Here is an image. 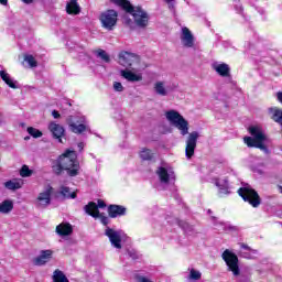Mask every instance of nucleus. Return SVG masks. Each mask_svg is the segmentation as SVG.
<instances>
[{
  "label": "nucleus",
  "instance_id": "aec40b11",
  "mask_svg": "<svg viewBox=\"0 0 282 282\" xmlns=\"http://www.w3.org/2000/svg\"><path fill=\"white\" fill-rule=\"evenodd\" d=\"M121 76L129 83H140V80H142V75H138L127 69L121 70Z\"/></svg>",
  "mask_w": 282,
  "mask_h": 282
},
{
  "label": "nucleus",
  "instance_id": "dca6fc26",
  "mask_svg": "<svg viewBox=\"0 0 282 282\" xmlns=\"http://www.w3.org/2000/svg\"><path fill=\"white\" fill-rule=\"evenodd\" d=\"M213 69L218 74V76H221V78H230V65L226 63L221 64H213Z\"/></svg>",
  "mask_w": 282,
  "mask_h": 282
},
{
  "label": "nucleus",
  "instance_id": "f8f14e48",
  "mask_svg": "<svg viewBox=\"0 0 282 282\" xmlns=\"http://www.w3.org/2000/svg\"><path fill=\"white\" fill-rule=\"evenodd\" d=\"M52 257H54L53 250L51 249L42 250L40 252V256L33 259V264L37 267L46 265V263H50V261H52Z\"/></svg>",
  "mask_w": 282,
  "mask_h": 282
},
{
  "label": "nucleus",
  "instance_id": "c03bdc74",
  "mask_svg": "<svg viewBox=\"0 0 282 282\" xmlns=\"http://www.w3.org/2000/svg\"><path fill=\"white\" fill-rule=\"evenodd\" d=\"M164 1H165V3L169 4V8H170V9H173V8H174V6L171 4V2H172V1H175V0H164Z\"/></svg>",
  "mask_w": 282,
  "mask_h": 282
},
{
  "label": "nucleus",
  "instance_id": "72a5a7b5",
  "mask_svg": "<svg viewBox=\"0 0 282 282\" xmlns=\"http://www.w3.org/2000/svg\"><path fill=\"white\" fill-rule=\"evenodd\" d=\"M32 173H33V171L30 170V166L22 165V167L20 170L21 177H31Z\"/></svg>",
  "mask_w": 282,
  "mask_h": 282
},
{
  "label": "nucleus",
  "instance_id": "9d476101",
  "mask_svg": "<svg viewBox=\"0 0 282 282\" xmlns=\"http://www.w3.org/2000/svg\"><path fill=\"white\" fill-rule=\"evenodd\" d=\"M106 237H108L111 246L117 248L118 250L122 249V236L120 231L112 229L111 227H107L105 230Z\"/></svg>",
  "mask_w": 282,
  "mask_h": 282
},
{
  "label": "nucleus",
  "instance_id": "9b49d317",
  "mask_svg": "<svg viewBox=\"0 0 282 282\" xmlns=\"http://www.w3.org/2000/svg\"><path fill=\"white\" fill-rule=\"evenodd\" d=\"M54 193V187L47 186L44 192H41L36 198L37 206H42V208H47L50 204H52V194Z\"/></svg>",
  "mask_w": 282,
  "mask_h": 282
},
{
  "label": "nucleus",
  "instance_id": "2eb2a0df",
  "mask_svg": "<svg viewBox=\"0 0 282 282\" xmlns=\"http://www.w3.org/2000/svg\"><path fill=\"white\" fill-rule=\"evenodd\" d=\"M107 210L110 219H116L117 217H124V215H127V207L122 205L111 204L108 206Z\"/></svg>",
  "mask_w": 282,
  "mask_h": 282
},
{
  "label": "nucleus",
  "instance_id": "e433bc0d",
  "mask_svg": "<svg viewBox=\"0 0 282 282\" xmlns=\"http://www.w3.org/2000/svg\"><path fill=\"white\" fill-rule=\"evenodd\" d=\"M97 219H100V223L104 226H109V217L105 216V214L99 213V216L97 217Z\"/></svg>",
  "mask_w": 282,
  "mask_h": 282
},
{
  "label": "nucleus",
  "instance_id": "c756f323",
  "mask_svg": "<svg viewBox=\"0 0 282 282\" xmlns=\"http://www.w3.org/2000/svg\"><path fill=\"white\" fill-rule=\"evenodd\" d=\"M24 63H28V66L31 68L39 67V62L34 58V55L24 54Z\"/></svg>",
  "mask_w": 282,
  "mask_h": 282
},
{
  "label": "nucleus",
  "instance_id": "a19ab883",
  "mask_svg": "<svg viewBox=\"0 0 282 282\" xmlns=\"http://www.w3.org/2000/svg\"><path fill=\"white\" fill-rule=\"evenodd\" d=\"M99 208H107V203H105L102 199H97V210Z\"/></svg>",
  "mask_w": 282,
  "mask_h": 282
},
{
  "label": "nucleus",
  "instance_id": "f03ea898",
  "mask_svg": "<svg viewBox=\"0 0 282 282\" xmlns=\"http://www.w3.org/2000/svg\"><path fill=\"white\" fill-rule=\"evenodd\" d=\"M115 6H119L124 12L131 14L137 28H147L149 25V13L142 7H133L129 0H110Z\"/></svg>",
  "mask_w": 282,
  "mask_h": 282
},
{
  "label": "nucleus",
  "instance_id": "a211bd4d",
  "mask_svg": "<svg viewBox=\"0 0 282 282\" xmlns=\"http://www.w3.org/2000/svg\"><path fill=\"white\" fill-rule=\"evenodd\" d=\"M182 32H183L182 41L185 47H193V45H195V39L193 37V33H191V30L185 26L182 29Z\"/></svg>",
  "mask_w": 282,
  "mask_h": 282
},
{
  "label": "nucleus",
  "instance_id": "2f4dec72",
  "mask_svg": "<svg viewBox=\"0 0 282 282\" xmlns=\"http://www.w3.org/2000/svg\"><path fill=\"white\" fill-rule=\"evenodd\" d=\"M96 54L98 58H101V61H104V63H111V57L109 56V54H107V51L98 48L96 51Z\"/></svg>",
  "mask_w": 282,
  "mask_h": 282
},
{
  "label": "nucleus",
  "instance_id": "de8ad7c7",
  "mask_svg": "<svg viewBox=\"0 0 282 282\" xmlns=\"http://www.w3.org/2000/svg\"><path fill=\"white\" fill-rule=\"evenodd\" d=\"M278 188H279L280 193L282 194V186L279 185Z\"/></svg>",
  "mask_w": 282,
  "mask_h": 282
},
{
  "label": "nucleus",
  "instance_id": "4468645a",
  "mask_svg": "<svg viewBox=\"0 0 282 282\" xmlns=\"http://www.w3.org/2000/svg\"><path fill=\"white\" fill-rule=\"evenodd\" d=\"M48 130L51 131L53 138L63 143V138H65V128L54 121L48 124Z\"/></svg>",
  "mask_w": 282,
  "mask_h": 282
},
{
  "label": "nucleus",
  "instance_id": "ea45409f",
  "mask_svg": "<svg viewBox=\"0 0 282 282\" xmlns=\"http://www.w3.org/2000/svg\"><path fill=\"white\" fill-rule=\"evenodd\" d=\"M177 225L180 226V228H182L183 230H188L189 225L188 223L184 221V220H177Z\"/></svg>",
  "mask_w": 282,
  "mask_h": 282
},
{
  "label": "nucleus",
  "instance_id": "b1692460",
  "mask_svg": "<svg viewBox=\"0 0 282 282\" xmlns=\"http://www.w3.org/2000/svg\"><path fill=\"white\" fill-rule=\"evenodd\" d=\"M156 174L159 175L160 181L163 184H169V182L171 181V175L169 174V170H166V167L160 166L156 171Z\"/></svg>",
  "mask_w": 282,
  "mask_h": 282
},
{
  "label": "nucleus",
  "instance_id": "f257e3e1",
  "mask_svg": "<svg viewBox=\"0 0 282 282\" xmlns=\"http://www.w3.org/2000/svg\"><path fill=\"white\" fill-rule=\"evenodd\" d=\"M72 154L74 151L66 150L52 162V171L55 175H63V171H66L68 177H76L80 174V162L72 158Z\"/></svg>",
  "mask_w": 282,
  "mask_h": 282
},
{
  "label": "nucleus",
  "instance_id": "37998d69",
  "mask_svg": "<svg viewBox=\"0 0 282 282\" xmlns=\"http://www.w3.org/2000/svg\"><path fill=\"white\" fill-rule=\"evenodd\" d=\"M276 98H278L279 102L282 104V91H278Z\"/></svg>",
  "mask_w": 282,
  "mask_h": 282
},
{
  "label": "nucleus",
  "instance_id": "58836bf2",
  "mask_svg": "<svg viewBox=\"0 0 282 282\" xmlns=\"http://www.w3.org/2000/svg\"><path fill=\"white\" fill-rule=\"evenodd\" d=\"M113 89H115V91H124V86H122V83H120V82H115Z\"/></svg>",
  "mask_w": 282,
  "mask_h": 282
},
{
  "label": "nucleus",
  "instance_id": "4be33fe9",
  "mask_svg": "<svg viewBox=\"0 0 282 282\" xmlns=\"http://www.w3.org/2000/svg\"><path fill=\"white\" fill-rule=\"evenodd\" d=\"M59 195H62L64 199H76V197H78V194L76 192L72 193V189L65 185H62L59 187Z\"/></svg>",
  "mask_w": 282,
  "mask_h": 282
},
{
  "label": "nucleus",
  "instance_id": "393cba45",
  "mask_svg": "<svg viewBox=\"0 0 282 282\" xmlns=\"http://www.w3.org/2000/svg\"><path fill=\"white\" fill-rule=\"evenodd\" d=\"M0 78L10 87L11 89H17V84L13 83L12 78H10V74L6 70H0Z\"/></svg>",
  "mask_w": 282,
  "mask_h": 282
},
{
  "label": "nucleus",
  "instance_id": "4c0bfd02",
  "mask_svg": "<svg viewBox=\"0 0 282 282\" xmlns=\"http://www.w3.org/2000/svg\"><path fill=\"white\" fill-rule=\"evenodd\" d=\"M240 248H242V250H248L249 252H253V254H257L259 252L257 249H252L250 248V246L243 242L240 243Z\"/></svg>",
  "mask_w": 282,
  "mask_h": 282
},
{
  "label": "nucleus",
  "instance_id": "a878e982",
  "mask_svg": "<svg viewBox=\"0 0 282 282\" xmlns=\"http://www.w3.org/2000/svg\"><path fill=\"white\" fill-rule=\"evenodd\" d=\"M53 282H69V279H67V275L61 269H56L53 272Z\"/></svg>",
  "mask_w": 282,
  "mask_h": 282
},
{
  "label": "nucleus",
  "instance_id": "0eeeda50",
  "mask_svg": "<svg viewBox=\"0 0 282 282\" xmlns=\"http://www.w3.org/2000/svg\"><path fill=\"white\" fill-rule=\"evenodd\" d=\"M99 21H101V25L105 30H113L118 23V12L113 9L104 11L99 17Z\"/></svg>",
  "mask_w": 282,
  "mask_h": 282
},
{
  "label": "nucleus",
  "instance_id": "8fccbe9b",
  "mask_svg": "<svg viewBox=\"0 0 282 282\" xmlns=\"http://www.w3.org/2000/svg\"><path fill=\"white\" fill-rule=\"evenodd\" d=\"M208 213H212L210 209L208 210Z\"/></svg>",
  "mask_w": 282,
  "mask_h": 282
},
{
  "label": "nucleus",
  "instance_id": "c9c22d12",
  "mask_svg": "<svg viewBox=\"0 0 282 282\" xmlns=\"http://www.w3.org/2000/svg\"><path fill=\"white\" fill-rule=\"evenodd\" d=\"M216 186L219 188L220 195H229L228 186L219 184V181H216Z\"/></svg>",
  "mask_w": 282,
  "mask_h": 282
},
{
  "label": "nucleus",
  "instance_id": "bb28decb",
  "mask_svg": "<svg viewBox=\"0 0 282 282\" xmlns=\"http://www.w3.org/2000/svg\"><path fill=\"white\" fill-rule=\"evenodd\" d=\"M271 119L282 127V110L279 108H271Z\"/></svg>",
  "mask_w": 282,
  "mask_h": 282
},
{
  "label": "nucleus",
  "instance_id": "f704fd0d",
  "mask_svg": "<svg viewBox=\"0 0 282 282\" xmlns=\"http://www.w3.org/2000/svg\"><path fill=\"white\" fill-rule=\"evenodd\" d=\"M189 279H192V281H199V279H202V273L195 269H192L189 271Z\"/></svg>",
  "mask_w": 282,
  "mask_h": 282
},
{
  "label": "nucleus",
  "instance_id": "09e8293b",
  "mask_svg": "<svg viewBox=\"0 0 282 282\" xmlns=\"http://www.w3.org/2000/svg\"><path fill=\"white\" fill-rule=\"evenodd\" d=\"M24 140H30V137H25Z\"/></svg>",
  "mask_w": 282,
  "mask_h": 282
},
{
  "label": "nucleus",
  "instance_id": "6ab92c4d",
  "mask_svg": "<svg viewBox=\"0 0 282 282\" xmlns=\"http://www.w3.org/2000/svg\"><path fill=\"white\" fill-rule=\"evenodd\" d=\"M85 213L89 215L90 217H94V219H98V216H100V209H98V205L94 202H89L84 207Z\"/></svg>",
  "mask_w": 282,
  "mask_h": 282
},
{
  "label": "nucleus",
  "instance_id": "a18cd8bd",
  "mask_svg": "<svg viewBox=\"0 0 282 282\" xmlns=\"http://www.w3.org/2000/svg\"><path fill=\"white\" fill-rule=\"evenodd\" d=\"M22 1H23V3H26V6H30V3L34 2V0H22Z\"/></svg>",
  "mask_w": 282,
  "mask_h": 282
},
{
  "label": "nucleus",
  "instance_id": "7ed1b4c3",
  "mask_svg": "<svg viewBox=\"0 0 282 282\" xmlns=\"http://www.w3.org/2000/svg\"><path fill=\"white\" fill-rule=\"evenodd\" d=\"M248 131L252 137L243 138L247 147H249V149H260V151H264V153H268V145L265 144V140H268V137L265 135V132H263V128L258 126H251L248 128Z\"/></svg>",
  "mask_w": 282,
  "mask_h": 282
},
{
  "label": "nucleus",
  "instance_id": "423d86ee",
  "mask_svg": "<svg viewBox=\"0 0 282 282\" xmlns=\"http://www.w3.org/2000/svg\"><path fill=\"white\" fill-rule=\"evenodd\" d=\"M166 119L181 131V135H188V121L175 110H169L166 112Z\"/></svg>",
  "mask_w": 282,
  "mask_h": 282
},
{
  "label": "nucleus",
  "instance_id": "49530a36",
  "mask_svg": "<svg viewBox=\"0 0 282 282\" xmlns=\"http://www.w3.org/2000/svg\"><path fill=\"white\" fill-rule=\"evenodd\" d=\"M1 6H8V0H0Z\"/></svg>",
  "mask_w": 282,
  "mask_h": 282
},
{
  "label": "nucleus",
  "instance_id": "1a4fd4ad",
  "mask_svg": "<svg viewBox=\"0 0 282 282\" xmlns=\"http://www.w3.org/2000/svg\"><path fill=\"white\" fill-rule=\"evenodd\" d=\"M197 140H199V132L193 131L188 134L185 147V155L187 160H191L195 155V149H197Z\"/></svg>",
  "mask_w": 282,
  "mask_h": 282
},
{
  "label": "nucleus",
  "instance_id": "412c9836",
  "mask_svg": "<svg viewBox=\"0 0 282 282\" xmlns=\"http://www.w3.org/2000/svg\"><path fill=\"white\" fill-rule=\"evenodd\" d=\"M66 12L74 17L80 14V6L78 4V0H70L67 2Z\"/></svg>",
  "mask_w": 282,
  "mask_h": 282
},
{
  "label": "nucleus",
  "instance_id": "5701e85b",
  "mask_svg": "<svg viewBox=\"0 0 282 282\" xmlns=\"http://www.w3.org/2000/svg\"><path fill=\"white\" fill-rule=\"evenodd\" d=\"M12 210H14V202L6 199L0 203V213L2 215H8L9 213H12Z\"/></svg>",
  "mask_w": 282,
  "mask_h": 282
},
{
  "label": "nucleus",
  "instance_id": "20e7f679",
  "mask_svg": "<svg viewBox=\"0 0 282 282\" xmlns=\"http://www.w3.org/2000/svg\"><path fill=\"white\" fill-rule=\"evenodd\" d=\"M223 261L227 265L228 272H231L234 276H239L241 274V269L239 268V257L230 249H226L221 254Z\"/></svg>",
  "mask_w": 282,
  "mask_h": 282
},
{
  "label": "nucleus",
  "instance_id": "7c9ffc66",
  "mask_svg": "<svg viewBox=\"0 0 282 282\" xmlns=\"http://www.w3.org/2000/svg\"><path fill=\"white\" fill-rule=\"evenodd\" d=\"M140 158L141 160H143L144 162H151V160H153V152L150 149L144 148L141 152H140Z\"/></svg>",
  "mask_w": 282,
  "mask_h": 282
},
{
  "label": "nucleus",
  "instance_id": "c85d7f7f",
  "mask_svg": "<svg viewBox=\"0 0 282 282\" xmlns=\"http://www.w3.org/2000/svg\"><path fill=\"white\" fill-rule=\"evenodd\" d=\"M154 90H155V94H158V96H167L169 95V91H166V88L164 87L163 82H156L154 84Z\"/></svg>",
  "mask_w": 282,
  "mask_h": 282
},
{
  "label": "nucleus",
  "instance_id": "39448f33",
  "mask_svg": "<svg viewBox=\"0 0 282 282\" xmlns=\"http://www.w3.org/2000/svg\"><path fill=\"white\" fill-rule=\"evenodd\" d=\"M238 195L243 202L250 204L252 208H259V206H261V196H259V193L252 187H240L238 189Z\"/></svg>",
  "mask_w": 282,
  "mask_h": 282
},
{
  "label": "nucleus",
  "instance_id": "ddd939ff",
  "mask_svg": "<svg viewBox=\"0 0 282 282\" xmlns=\"http://www.w3.org/2000/svg\"><path fill=\"white\" fill-rule=\"evenodd\" d=\"M72 133H76L77 135H80L82 133H85V131H91L85 123L77 124L76 120H74V116H69L66 120Z\"/></svg>",
  "mask_w": 282,
  "mask_h": 282
},
{
  "label": "nucleus",
  "instance_id": "f3484780",
  "mask_svg": "<svg viewBox=\"0 0 282 282\" xmlns=\"http://www.w3.org/2000/svg\"><path fill=\"white\" fill-rule=\"evenodd\" d=\"M55 231L59 235V237H69V235L74 232V228L69 225V223H62L56 226Z\"/></svg>",
  "mask_w": 282,
  "mask_h": 282
},
{
  "label": "nucleus",
  "instance_id": "6e6552de",
  "mask_svg": "<svg viewBox=\"0 0 282 282\" xmlns=\"http://www.w3.org/2000/svg\"><path fill=\"white\" fill-rule=\"evenodd\" d=\"M138 63H140V56L135 53L127 51L119 53V64H121L122 67L131 68L133 65H138Z\"/></svg>",
  "mask_w": 282,
  "mask_h": 282
},
{
  "label": "nucleus",
  "instance_id": "473e14b6",
  "mask_svg": "<svg viewBox=\"0 0 282 282\" xmlns=\"http://www.w3.org/2000/svg\"><path fill=\"white\" fill-rule=\"evenodd\" d=\"M26 131L32 138H43V132L34 127H29Z\"/></svg>",
  "mask_w": 282,
  "mask_h": 282
},
{
  "label": "nucleus",
  "instance_id": "cd10ccee",
  "mask_svg": "<svg viewBox=\"0 0 282 282\" xmlns=\"http://www.w3.org/2000/svg\"><path fill=\"white\" fill-rule=\"evenodd\" d=\"M4 186L8 188V191H19L23 186L22 181H7L4 183Z\"/></svg>",
  "mask_w": 282,
  "mask_h": 282
},
{
  "label": "nucleus",
  "instance_id": "79ce46f5",
  "mask_svg": "<svg viewBox=\"0 0 282 282\" xmlns=\"http://www.w3.org/2000/svg\"><path fill=\"white\" fill-rule=\"evenodd\" d=\"M52 116H53V118L58 119V118H61V112H58L57 110H53Z\"/></svg>",
  "mask_w": 282,
  "mask_h": 282
}]
</instances>
